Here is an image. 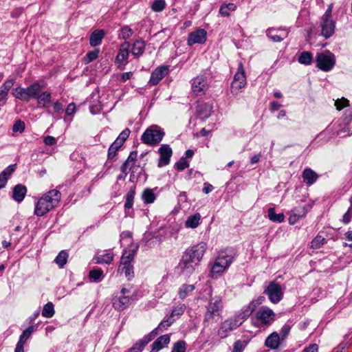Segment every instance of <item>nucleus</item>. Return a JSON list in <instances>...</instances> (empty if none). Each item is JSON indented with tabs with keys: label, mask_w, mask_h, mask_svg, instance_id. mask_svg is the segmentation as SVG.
<instances>
[{
	"label": "nucleus",
	"mask_w": 352,
	"mask_h": 352,
	"mask_svg": "<svg viewBox=\"0 0 352 352\" xmlns=\"http://www.w3.org/2000/svg\"><path fill=\"white\" fill-rule=\"evenodd\" d=\"M195 287L193 285H182L178 291V296L179 298L182 300L186 298L188 294L195 289Z\"/></svg>",
	"instance_id": "obj_35"
},
{
	"label": "nucleus",
	"mask_w": 352,
	"mask_h": 352,
	"mask_svg": "<svg viewBox=\"0 0 352 352\" xmlns=\"http://www.w3.org/2000/svg\"><path fill=\"white\" fill-rule=\"evenodd\" d=\"M267 214L270 220L274 222L281 223L285 219L283 213L276 214L274 208H270L267 210Z\"/></svg>",
	"instance_id": "obj_38"
},
{
	"label": "nucleus",
	"mask_w": 352,
	"mask_h": 352,
	"mask_svg": "<svg viewBox=\"0 0 352 352\" xmlns=\"http://www.w3.org/2000/svg\"><path fill=\"white\" fill-rule=\"evenodd\" d=\"M263 298V297H260L256 301H252L248 306L243 307L240 313L223 321L218 330V336L221 338H226L230 331L242 324L254 311L256 305L261 303Z\"/></svg>",
	"instance_id": "obj_1"
},
{
	"label": "nucleus",
	"mask_w": 352,
	"mask_h": 352,
	"mask_svg": "<svg viewBox=\"0 0 352 352\" xmlns=\"http://www.w3.org/2000/svg\"><path fill=\"white\" fill-rule=\"evenodd\" d=\"M42 89L43 87L40 83L34 82L27 88L16 87L14 89L12 94L17 99L28 102L31 99L36 98Z\"/></svg>",
	"instance_id": "obj_4"
},
{
	"label": "nucleus",
	"mask_w": 352,
	"mask_h": 352,
	"mask_svg": "<svg viewBox=\"0 0 352 352\" xmlns=\"http://www.w3.org/2000/svg\"><path fill=\"white\" fill-rule=\"evenodd\" d=\"M89 276L94 282H100L103 278V271L101 269H94L89 272Z\"/></svg>",
	"instance_id": "obj_45"
},
{
	"label": "nucleus",
	"mask_w": 352,
	"mask_h": 352,
	"mask_svg": "<svg viewBox=\"0 0 352 352\" xmlns=\"http://www.w3.org/2000/svg\"><path fill=\"white\" fill-rule=\"evenodd\" d=\"M175 166L178 170H184L185 168L189 166V163L185 157H182L175 164Z\"/></svg>",
	"instance_id": "obj_53"
},
{
	"label": "nucleus",
	"mask_w": 352,
	"mask_h": 352,
	"mask_svg": "<svg viewBox=\"0 0 352 352\" xmlns=\"http://www.w3.org/2000/svg\"><path fill=\"white\" fill-rule=\"evenodd\" d=\"M201 221V215L199 213H195L192 215H190L185 221V226L188 228H197Z\"/></svg>",
	"instance_id": "obj_29"
},
{
	"label": "nucleus",
	"mask_w": 352,
	"mask_h": 352,
	"mask_svg": "<svg viewBox=\"0 0 352 352\" xmlns=\"http://www.w3.org/2000/svg\"><path fill=\"white\" fill-rule=\"evenodd\" d=\"M33 331H34L33 326H30L28 328H27L25 330H24L23 331L22 334L20 336L19 342H21L23 344H25L26 340L31 336Z\"/></svg>",
	"instance_id": "obj_50"
},
{
	"label": "nucleus",
	"mask_w": 352,
	"mask_h": 352,
	"mask_svg": "<svg viewBox=\"0 0 352 352\" xmlns=\"http://www.w3.org/2000/svg\"><path fill=\"white\" fill-rule=\"evenodd\" d=\"M333 4H330L321 18L320 26L321 28V34L326 38L331 37L336 28V22L331 19Z\"/></svg>",
	"instance_id": "obj_6"
},
{
	"label": "nucleus",
	"mask_w": 352,
	"mask_h": 352,
	"mask_svg": "<svg viewBox=\"0 0 352 352\" xmlns=\"http://www.w3.org/2000/svg\"><path fill=\"white\" fill-rule=\"evenodd\" d=\"M265 293L267 295L270 300L275 304L280 302L283 296V291L281 286L275 282L270 283L265 289Z\"/></svg>",
	"instance_id": "obj_14"
},
{
	"label": "nucleus",
	"mask_w": 352,
	"mask_h": 352,
	"mask_svg": "<svg viewBox=\"0 0 352 352\" xmlns=\"http://www.w3.org/2000/svg\"><path fill=\"white\" fill-rule=\"evenodd\" d=\"M135 194V188H131L126 195L125 209H131L133 205V199Z\"/></svg>",
	"instance_id": "obj_41"
},
{
	"label": "nucleus",
	"mask_w": 352,
	"mask_h": 352,
	"mask_svg": "<svg viewBox=\"0 0 352 352\" xmlns=\"http://www.w3.org/2000/svg\"><path fill=\"white\" fill-rule=\"evenodd\" d=\"M207 32L204 29H197L189 34L187 43L188 45H192L196 43L203 44L206 41Z\"/></svg>",
	"instance_id": "obj_16"
},
{
	"label": "nucleus",
	"mask_w": 352,
	"mask_h": 352,
	"mask_svg": "<svg viewBox=\"0 0 352 352\" xmlns=\"http://www.w3.org/2000/svg\"><path fill=\"white\" fill-rule=\"evenodd\" d=\"M296 210H297V209H293L292 210V212H291L292 213L289 217V223L292 225H294L297 221H298L300 218L303 217L306 213L305 208H302L301 212H299L298 214L296 212Z\"/></svg>",
	"instance_id": "obj_42"
},
{
	"label": "nucleus",
	"mask_w": 352,
	"mask_h": 352,
	"mask_svg": "<svg viewBox=\"0 0 352 352\" xmlns=\"http://www.w3.org/2000/svg\"><path fill=\"white\" fill-rule=\"evenodd\" d=\"M53 109L55 113H62L63 112V104L58 100H56L53 104Z\"/></svg>",
	"instance_id": "obj_61"
},
{
	"label": "nucleus",
	"mask_w": 352,
	"mask_h": 352,
	"mask_svg": "<svg viewBox=\"0 0 352 352\" xmlns=\"http://www.w3.org/2000/svg\"><path fill=\"white\" fill-rule=\"evenodd\" d=\"M99 53L100 50L98 49L89 52L84 58L85 63L87 64L96 60L98 58Z\"/></svg>",
	"instance_id": "obj_49"
},
{
	"label": "nucleus",
	"mask_w": 352,
	"mask_h": 352,
	"mask_svg": "<svg viewBox=\"0 0 352 352\" xmlns=\"http://www.w3.org/2000/svg\"><path fill=\"white\" fill-rule=\"evenodd\" d=\"M26 193V187L20 184H17L13 188L12 198L16 202L20 203L24 199Z\"/></svg>",
	"instance_id": "obj_24"
},
{
	"label": "nucleus",
	"mask_w": 352,
	"mask_h": 352,
	"mask_svg": "<svg viewBox=\"0 0 352 352\" xmlns=\"http://www.w3.org/2000/svg\"><path fill=\"white\" fill-rule=\"evenodd\" d=\"M14 84V79H8L0 87V105L6 104L8 92Z\"/></svg>",
	"instance_id": "obj_20"
},
{
	"label": "nucleus",
	"mask_w": 352,
	"mask_h": 352,
	"mask_svg": "<svg viewBox=\"0 0 352 352\" xmlns=\"http://www.w3.org/2000/svg\"><path fill=\"white\" fill-rule=\"evenodd\" d=\"M36 99L39 106L46 108L52 102V95L49 91H43L38 94Z\"/></svg>",
	"instance_id": "obj_28"
},
{
	"label": "nucleus",
	"mask_w": 352,
	"mask_h": 352,
	"mask_svg": "<svg viewBox=\"0 0 352 352\" xmlns=\"http://www.w3.org/2000/svg\"><path fill=\"white\" fill-rule=\"evenodd\" d=\"M132 300L130 289L122 287L120 295H116L113 298V307L118 311H123L129 306Z\"/></svg>",
	"instance_id": "obj_10"
},
{
	"label": "nucleus",
	"mask_w": 352,
	"mask_h": 352,
	"mask_svg": "<svg viewBox=\"0 0 352 352\" xmlns=\"http://www.w3.org/2000/svg\"><path fill=\"white\" fill-rule=\"evenodd\" d=\"M131 261H129L128 258L124 257L122 255V257H121V259H120V265H119V267H118V272H120L121 269H122L123 267H127V266L132 265L131 264Z\"/></svg>",
	"instance_id": "obj_59"
},
{
	"label": "nucleus",
	"mask_w": 352,
	"mask_h": 352,
	"mask_svg": "<svg viewBox=\"0 0 352 352\" xmlns=\"http://www.w3.org/2000/svg\"><path fill=\"white\" fill-rule=\"evenodd\" d=\"M113 259V255L110 253L97 254L94 258V263L98 264H110Z\"/></svg>",
	"instance_id": "obj_32"
},
{
	"label": "nucleus",
	"mask_w": 352,
	"mask_h": 352,
	"mask_svg": "<svg viewBox=\"0 0 352 352\" xmlns=\"http://www.w3.org/2000/svg\"><path fill=\"white\" fill-rule=\"evenodd\" d=\"M120 272L124 273L125 276L128 280H131L134 276L133 267V265L123 267Z\"/></svg>",
	"instance_id": "obj_52"
},
{
	"label": "nucleus",
	"mask_w": 352,
	"mask_h": 352,
	"mask_svg": "<svg viewBox=\"0 0 352 352\" xmlns=\"http://www.w3.org/2000/svg\"><path fill=\"white\" fill-rule=\"evenodd\" d=\"M16 164L10 165L4 170L0 173V180L6 185L8 178L12 173L15 170Z\"/></svg>",
	"instance_id": "obj_37"
},
{
	"label": "nucleus",
	"mask_w": 352,
	"mask_h": 352,
	"mask_svg": "<svg viewBox=\"0 0 352 352\" xmlns=\"http://www.w3.org/2000/svg\"><path fill=\"white\" fill-rule=\"evenodd\" d=\"M104 34L105 33L103 30H96L94 31L90 36V45L93 47L99 45L104 36Z\"/></svg>",
	"instance_id": "obj_27"
},
{
	"label": "nucleus",
	"mask_w": 352,
	"mask_h": 352,
	"mask_svg": "<svg viewBox=\"0 0 352 352\" xmlns=\"http://www.w3.org/2000/svg\"><path fill=\"white\" fill-rule=\"evenodd\" d=\"M142 199L145 204H149L155 201L156 196L152 189L146 188L142 194Z\"/></svg>",
	"instance_id": "obj_34"
},
{
	"label": "nucleus",
	"mask_w": 352,
	"mask_h": 352,
	"mask_svg": "<svg viewBox=\"0 0 352 352\" xmlns=\"http://www.w3.org/2000/svg\"><path fill=\"white\" fill-rule=\"evenodd\" d=\"M122 144H123L116 140L109 148L108 158L113 159L116 156L117 151L122 146Z\"/></svg>",
	"instance_id": "obj_44"
},
{
	"label": "nucleus",
	"mask_w": 352,
	"mask_h": 352,
	"mask_svg": "<svg viewBox=\"0 0 352 352\" xmlns=\"http://www.w3.org/2000/svg\"><path fill=\"white\" fill-rule=\"evenodd\" d=\"M302 177L305 183L311 186L317 181L318 175L310 168H306L302 171Z\"/></svg>",
	"instance_id": "obj_22"
},
{
	"label": "nucleus",
	"mask_w": 352,
	"mask_h": 352,
	"mask_svg": "<svg viewBox=\"0 0 352 352\" xmlns=\"http://www.w3.org/2000/svg\"><path fill=\"white\" fill-rule=\"evenodd\" d=\"M236 9V6L233 3H223L220 7L219 13L223 16H228Z\"/></svg>",
	"instance_id": "obj_33"
},
{
	"label": "nucleus",
	"mask_w": 352,
	"mask_h": 352,
	"mask_svg": "<svg viewBox=\"0 0 352 352\" xmlns=\"http://www.w3.org/2000/svg\"><path fill=\"white\" fill-rule=\"evenodd\" d=\"M152 340L153 336H151V335H146L139 341L135 342L133 346L126 352H142L145 346L147 345Z\"/></svg>",
	"instance_id": "obj_21"
},
{
	"label": "nucleus",
	"mask_w": 352,
	"mask_h": 352,
	"mask_svg": "<svg viewBox=\"0 0 352 352\" xmlns=\"http://www.w3.org/2000/svg\"><path fill=\"white\" fill-rule=\"evenodd\" d=\"M274 311L267 307H262L255 314L253 324L257 327L270 325L274 320Z\"/></svg>",
	"instance_id": "obj_8"
},
{
	"label": "nucleus",
	"mask_w": 352,
	"mask_h": 352,
	"mask_svg": "<svg viewBox=\"0 0 352 352\" xmlns=\"http://www.w3.org/2000/svg\"><path fill=\"white\" fill-rule=\"evenodd\" d=\"M170 342V336L167 334L163 335L158 338L152 344L155 346V349L161 350L168 345Z\"/></svg>",
	"instance_id": "obj_36"
},
{
	"label": "nucleus",
	"mask_w": 352,
	"mask_h": 352,
	"mask_svg": "<svg viewBox=\"0 0 352 352\" xmlns=\"http://www.w3.org/2000/svg\"><path fill=\"white\" fill-rule=\"evenodd\" d=\"M212 107L210 104L204 103L198 105L197 112L201 120L209 118L212 113Z\"/></svg>",
	"instance_id": "obj_26"
},
{
	"label": "nucleus",
	"mask_w": 352,
	"mask_h": 352,
	"mask_svg": "<svg viewBox=\"0 0 352 352\" xmlns=\"http://www.w3.org/2000/svg\"><path fill=\"white\" fill-rule=\"evenodd\" d=\"M145 49V43L142 40H137L133 44L131 47V53L134 56H141Z\"/></svg>",
	"instance_id": "obj_31"
},
{
	"label": "nucleus",
	"mask_w": 352,
	"mask_h": 352,
	"mask_svg": "<svg viewBox=\"0 0 352 352\" xmlns=\"http://www.w3.org/2000/svg\"><path fill=\"white\" fill-rule=\"evenodd\" d=\"M186 305L184 304H180L173 308L170 316L173 318H175V317L178 318L184 313Z\"/></svg>",
	"instance_id": "obj_46"
},
{
	"label": "nucleus",
	"mask_w": 352,
	"mask_h": 352,
	"mask_svg": "<svg viewBox=\"0 0 352 352\" xmlns=\"http://www.w3.org/2000/svg\"><path fill=\"white\" fill-rule=\"evenodd\" d=\"M243 343L241 340H237L234 342L232 352H242L243 351Z\"/></svg>",
	"instance_id": "obj_64"
},
{
	"label": "nucleus",
	"mask_w": 352,
	"mask_h": 352,
	"mask_svg": "<svg viewBox=\"0 0 352 352\" xmlns=\"http://www.w3.org/2000/svg\"><path fill=\"white\" fill-rule=\"evenodd\" d=\"M312 54L309 52H303L298 58V62L301 64L309 65L312 63Z\"/></svg>",
	"instance_id": "obj_43"
},
{
	"label": "nucleus",
	"mask_w": 352,
	"mask_h": 352,
	"mask_svg": "<svg viewBox=\"0 0 352 352\" xmlns=\"http://www.w3.org/2000/svg\"><path fill=\"white\" fill-rule=\"evenodd\" d=\"M246 85V76L242 63L239 64L238 70L234 76L231 84V92L237 95Z\"/></svg>",
	"instance_id": "obj_12"
},
{
	"label": "nucleus",
	"mask_w": 352,
	"mask_h": 352,
	"mask_svg": "<svg viewBox=\"0 0 352 352\" xmlns=\"http://www.w3.org/2000/svg\"><path fill=\"white\" fill-rule=\"evenodd\" d=\"M55 313L54 307L52 302H49L45 304L42 311V316L47 318H51Z\"/></svg>",
	"instance_id": "obj_40"
},
{
	"label": "nucleus",
	"mask_w": 352,
	"mask_h": 352,
	"mask_svg": "<svg viewBox=\"0 0 352 352\" xmlns=\"http://www.w3.org/2000/svg\"><path fill=\"white\" fill-rule=\"evenodd\" d=\"M209 86V80L206 75H198L191 80L192 92L197 96L205 95Z\"/></svg>",
	"instance_id": "obj_11"
},
{
	"label": "nucleus",
	"mask_w": 352,
	"mask_h": 352,
	"mask_svg": "<svg viewBox=\"0 0 352 352\" xmlns=\"http://www.w3.org/2000/svg\"><path fill=\"white\" fill-rule=\"evenodd\" d=\"M316 66L324 72L331 70L336 64V58L333 53L327 50L323 53H318L316 58Z\"/></svg>",
	"instance_id": "obj_9"
},
{
	"label": "nucleus",
	"mask_w": 352,
	"mask_h": 352,
	"mask_svg": "<svg viewBox=\"0 0 352 352\" xmlns=\"http://www.w3.org/2000/svg\"><path fill=\"white\" fill-rule=\"evenodd\" d=\"M186 342L179 340L174 344L171 352H186Z\"/></svg>",
	"instance_id": "obj_51"
},
{
	"label": "nucleus",
	"mask_w": 352,
	"mask_h": 352,
	"mask_svg": "<svg viewBox=\"0 0 352 352\" xmlns=\"http://www.w3.org/2000/svg\"><path fill=\"white\" fill-rule=\"evenodd\" d=\"M164 135V131L157 125L148 127L142 134L141 140L148 145H155L160 143Z\"/></svg>",
	"instance_id": "obj_7"
},
{
	"label": "nucleus",
	"mask_w": 352,
	"mask_h": 352,
	"mask_svg": "<svg viewBox=\"0 0 352 352\" xmlns=\"http://www.w3.org/2000/svg\"><path fill=\"white\" fill-rule=\"evenodd\" d=\"M349 101L346 99L342 98L341 100H337L335 102V106L336 107V109L338 110H341L344 107H346L348 105Z\"/></svg>",
	"instance_id": "obj_58"
},
{
	"label": "nucleus",
	"mask_w": 352,
	"mask_h": 352,
	"mask_svg": "<svg viewBox=\"0 0 352 352\" xmlns=\"http://www.w3.org/2000/svg\"><path fill=\"white\" fill-rule=\"evenodd\" d=\"M176 318H173L170 316L165 318L157 326V328H155L154 330H153L148 335H151L153 336V339L154 337L157 335L159 331H163L166 330L168 327H169L175 320Z\"/></svg>",
	"instance_id": "obj_23"
},
{
	"label": "nucleus",
	"mask_w": 352,
	"mask_h": 352,
	"mask_svg": "<svg viewBox=\"0 0 352 352\" xmlns=\"http://www.w3.org/2000/svg\"><path fill=\"white\" fill-rule=\"evenodd\" d=\"M326 243V239L320 235H317L311 242V248L318 249Z\"/></svg>",
	"instance_id": "obj_47"
},
{
	"label": "nucleus",
	"mask_w": 352,
	"mask_h": 352,
	"mask_svg": "<svg viewBox=\"0 0 352 352\" xmlns=\"http://www.w3.org/2000/svg\"><path fill=\"white\" fill-rule=\"evenodd\" d=\"M234 261V256L232 252L221 251L218 254L210 270V276L212 278H217L231 265Z\"/></svg>",
	"instance_id": "obj_3"
},
{
	"label": "nucleus",
	"mask_w": 352,
	"mask_h": 352,
	"mask_svg": "<svg viewBox=\"0 0 352 352\" xmlns=\"http://www.w3.org/2000/svg\"><path fill=\"white\" fill-rule=\"evenodd\" d=\"M60 199L61 193L58 190L47 192L36 201L34 214L37 217L44 216L58 206Z\"/></svg>",
	"instance_id": "obj_2"
},
{
	"label": "nucleus",
	"mask_w": 352,
	"mask_h": 352,
	"mask_svg": "<svg viewBox=\"0 0 352 352\" xmlns=\"http://www.w3.org/2000/svg\"><path fill=\"white\" fill-rule=\"evenodd\" d=\"M24 129L25 123L23 121H21V120H16L12 126V131L14 132L22 133L23 132Z\"/></svg>",
	"instance_id": "obj_54"
},
{
	"label": "nucleus",
	"mask_w": 352,
	"mask_h": 352,
	"mask_svg": "<svg viewBox=\"0 0 352 352\" xmlns=\"http://www.w3.org/2000/svg\"><path fill=\"white\" fill-rule=\"evenodd\" d=\"M169 67L167 65L157 67L151 73L148 83L153 86L157 85L169 73Z\"/></svg>",
	"instance_id": "obj_15"
},
{
	"label": "nucleus",
	"mask_w": 352,
	"mask_h": 352,
	"mask_svg": "<svg viewBox=\"0 0 352 352\" xmlns=\"http://www.w3.org/2000/svg\"><path fill=\"white\" fill-rule=\"evenodd\" d=\"M280 336L276 332L271 333L265 340V344L271 349H276L280 344Z\"/></svg>",
	"instance_id": "obj_25"
},
{
	"label": "nucleus",
	"mask_w": 352,
	"mask_h": 352,
	"mask_svg": "<svg viewBox=\"0 0 352 352\" xmlns=\"http://www.w3.org/2000/svg\"><path fill=\"white\" fill-rule=\"evenodd\" d=\"M130 134V130L129 129H125L123 130L119 136L116 138L118 141L121 142L122 144H124L125 140L128 138L129 135Z\"/></svg>",
	"instance_id": "obj_57"
},
{
	"label": "nucleus",
	"mask_w": 352,
	"mask_h": 352,
	"mask_svg": "<svg viewBox=\"0 0 352 352\" xmlns=\"http://www.w3.org/2000/svg\"><path fill=\"white\" fill-rule=\"evenodd\" d=\"M76 104L74 102H72L67 105V107L65 110V113L68 116H73L76 113Z\"/></svg>",
	"instance_id": "obj_60"
},
{
	"label": "nucleus",
	"mask_w": 352,
	"mask_h": 352,
	"mask_svg": "<svg viewBox=\"0 0 352 352\" xmlns=\"http://www.w3.org/2000/svg\"><path fill=\"white\" fill-rule=\"evenodd\" d=\"M130 49L131 45L129 42L125 41L120 45L116 58V63L118 64V66L120 65H125L127 63Z\"/></svg>",
	"instance_id": "obj_18"
},
{
	"label": "nucleus",
	"mask_w": 352,
	"mask_h": 352,
	"mask_svg": "<svg viewBox=\"0 0 352 352\" xmlns=\"http://www.w3.org/2000/svg\"><path fill=\"white\" fill-rule=\"evenodd\" d=\"M352 217V207H350L346 212L344 214L342 218V221L344 223H349L351 221V219Z\"/></svg>",
	"instance_id": "obj_63"
},
{
	"label": "nucleus",
	"mask_w": 352,
	"mask_h": 352,
	"mask_svg": "<svg viewBox=\"0 0 352 352\" xmlns=\"http://www.w3.org/2000/svg\"><path fill=\"white\" fill-rule=\"evenodd\" d=\"M43 142L47 146H52L56 144L57 140L54 137L47 135L44 138Z\"/></svg>",
	"instance_id": "obj_62"
},
{
	"label": "nucleus",
	"mask_w": 352,
	"mask_h": 352,
	"mask_svg": "<svg viewBox=\"0 0 352 352\" xmlns=\"http://www.w3.org/2000/svg\"><path fill=\"white\" fill-rule=\"evenodd\" d=\"M133 33V30L128 26H124L121 29V36L124 40L129 38Z\"/></svg>",
	"instance_id": "obj_55"
},
{
	"label": "nucleus",
	"mask_w": 352,
	"mask_h": 352,
	"mask_svg": "<svg viewBox=\"0 0 352 352\" xmlns=\"http://www.w3.org/2000/svg\"><path fill=\"white\" fill-rule=\"evenodd\" d=\"M279 32L278 30L275 29H268L267 30V36L274 42H280L283 40L285 37L287 36V33L280 31V34H278L277 32Z\"/></svg>",
	"instance_id": "obj_30"
},
{
	"label": "nucleus",
	"mask_w": 352,
	"mask_h": 352,
	"mask_svg": "<svg viewBox=\"0 0 352 352\" xmlns=\"http://www.w3.org/2000/svg\"><path fill=\"white\" fill-rule=\"evenodd\" d=\"M198 266L199 265L182 258L179 263V267L181 270L182 273L185 276L191 275Z\"/></svg>",
	"instance_id": "obj_19"
},
{
	"label": "nucleus",
	"mask_w": 352,
	"mask_h": 352,
	"mask_svg": "<svg viewBox=\"0 0 352 352\" xmlns=\"http://www.w3.org/2000/svg\"><path fill=\"white\" fill-rule=\"evenodd\" d=\"M137 248L124 250L122 256L132 261L136 253Z\"/></svg>",
	"instance_id": "obj_56"
},
{
	"label": "nucleus",
	"mask_w": 352,
	"mask_h": 352,
	"mask_svg": "<svg viewBox=\"0 0 352 352\" xmlns=\"http://www.w3.org/2000/svg\"><path fill=\"white\" fill-rule=\"evenodd\" d=\"M206 250L207 244L200 242L187 248L182 258L199 265Z\"/></svg>",
	"instance_id": "obj_5"
},
{
	"label": "nucleus",
	"mask_w": 352,
	"mask_h": 352,
	"mask_svg": "<svg viewBox=\"0 0 352 352\" xmlns=\"http://www.w3.org/2000/svg\"><path fill=\"white\" fill-rule=\"evenodd\" d=\"M221 309V299L218 297L212 298L207 306V311L204 317V322H214V318L219 316Z\"/></svg>",
	"instance_id": "obj_13"
},
{
	"label": "nucleus",
	"mask_w": 352,
	"mask_h": 352,
	"mask_svg": "<svg viewBox=\"0 0 352 352\" xmlns=\"http://www.w3.org/2000/svg\"><path fill=\"white\" fill-rule=\"evenodd\" d=\"M160 159L158 162V166L162 167L168 165L170 163V157L173 154L171 148L168 144H162L159 150Z\"/></svg>",
	"instance_id": "obj_17"
},
{
	"label": "nucleus",
	"mask_w": 352,
	"mask_h": 352,
	"mask_svg": "<svg viewBox=\"0 0 352 352\" xmlns=\"http://www.w3.org/2000/svg\"><path fill=\"white\" fill-rule=\"evenodd\" d=\"M68 256V253L65 250H62L55 258L54 261L60 267L62 268L67 263Z\"/></svg>",
	"instance_id": "obj_39"
},
{
	"label": "nucleus",
	"mask_w": 352,
	"mask_h": 352,
	"mask_svg": "<svg viewBox=\"0 0 352 352\" xmlns=\"http://www.w3.org/2000/svg\"><path fill=\"white\" fill-rule=\"evenodd\" d=\"M165 7L166 2L164 0H155L151 5V9L157 12H162Z\"/></svg>",
	"instance_id": "obj_48"
}]
</instances>
